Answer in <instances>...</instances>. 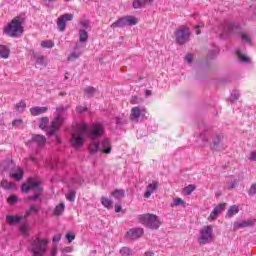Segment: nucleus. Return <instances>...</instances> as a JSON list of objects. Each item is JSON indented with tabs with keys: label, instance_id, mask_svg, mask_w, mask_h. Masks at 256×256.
<instances>
[{
	"label": "nucleus",
	"instance_id": "obj_41",
	"mask_svg": "<svg viewBox=\"0 0 256 256\" xmlns=\"http://www.w3.org/2000/svg\"><path fill=\"white\" fill-rule=\"evenodd\" d=\"M179 205H185V201L181 198L174 199V202L170 205L171 207H179Z\"/></svg>",
	"mask_w": 256,
	"mask_h": 256
},
{
	"label": "nucleus",
	"instance_id": "obj_28",
	"mask_svg": "<svg viewBox=\"0 0 256 256\" xmlns=\"http://www.w3.org/2000/svg\"><path fill=\"white\" fill-rule=\"evenodd\" d=\"M119 253L122 256H133V250L129 247H122Z\"/></svg>",
	"mask_w": 256,
	"mask_h": 256
},
{
	"label": "nucleus",
	"instance_id": "obj_44",
	"mask_svg": "<svg viewBox=\"0 0 256 256\" xmlns=\"http://www.w3.org/2000/svg\"><path fill=\"white\" fill-rule=\"evenodd\" d=\"M19 201V198L17 197V195H11L8 198V203H10V205H15V203H17Z\"/></svg>",
	"mask_w": 256,
	"mask_h": 256
},
{
	"label": "nucleus",
	"instance_id": "obj_46",
	"mask_svg": "<svg viewBox=\"0 0 256 256\" xmlns=\"http://www.w3.org/2000/svg\"><path fill=\"white\" fill-rule=\"evenodd\" d=\"M66 239L68 240V243H72L75 239V233L73 232H68L66 234Z\"/></svg>",
	"mask_w": 256,
	"mask_h": 256
},
{
	"label": "nucleus",
	"instance_id": "obj_56",
	"mask_svg": "<svg viewBox=\"0 0 256 256\" xmlns=\"http://www.w3.org/2000/svg\"><path fill=\"white\" fill-rule=\"evenodd\" d=\"M186 61L188 63H193V58L191 57V54L186 55Z\"/></svg>",
	"mask_w": 256,
	"mask_h": 256
},
{
	"label": "nucleus",
	"instance_id": "obj_51",
	"mask_svg": "<svg viewBox=\"0 0 256 256\" xmlns=\"http://www.w3.org/2000/svg\"><path fill=\"white\" fill-rule=\"evenodd\" d=\"M53 243H59L61 241V234H57L52 239Z\"/></svg>",
	"mask_w": 256,
	"mask_h": 256
},
{
	"label": "nucleus",
	"instance_id": "obj_10",
	"mask_svg": "<svg viewBox=\"0 0 256 256\" xmlns=\"http://www.w3.org/2000/svg\"><path fill=\"white\" fill-rule=\"evenodd\" d=\"M215 239L213 234V226L207 225L200 229L198 243L200 245H207V243H211Z\"/></svg>",
	"mask_w": 256,
	"mask_h": 256
},
{
	"label": "nucleus",
	"instance_id": "obj_48",
	"mask_svg": "<svg viewBox=\"0 0 256 256\" xmlns=\"http://www.w3.org/2000/svg\"><path fill=\"white\" fill-rule=\"evenodd\" d=\"M248 160L249 161H256V150L249 154Z\"/></svg>",
	"mask_w": 256,
	"mask_h": 256
},
{
	"label": "nucleus",
	"instance_id": "obj_35",
	"mask_svg": "<svg viewBox=\"0 0 256 256\" xmlns=\"http://www.w3.org/2000/svg\"><path fill=\"white\" fill-rule=\"evenodd\" d=\"M95 88L93 86H88L84 89V92L86 93L88 98L93 97L95 95Z\"/></svg>",
	"mask_w": 256,
	"mask_h": 256
},
{
	"label": "nucleus",
	"instance_id": "obj_53",
	"mask_svg": "<svg viewBox=\"0 0 256 256\" xmlns=\"http://www.w3.org/2000/svg\"><path fill=\"white\" fill-rule=\"evenodd\" d=\"M29 159L32 163H39V158L35 157L34 155H30Z\"/></svg>",
	"mask_w": 256,
	"mask_h": 256
},
{
	"label": "nucleus",
	"instance_id": "obj_62",
	"mask_svg": "<svg viewBox=\"0 0 256 256\" xmlns=\"http://www.w3.org/2000/svg\"><path fill=\"white\" fill-rule=\"evenodd\" d=\"M145 256H154V254L152 252H146Z\"/></svg>",
	"mask_w": 256,
	"mask_h": 256
},
{
	"label": "nucleus",
	"instance_id": "obj_20",
	"mask_svg": "<svg viewBox=\"0 0 256 256\" xmlns=\"http://www.w3.org/2000/svg\"><path fill=\"white\" fill-rule=\"evenodd\" d=\"M78 37H79V41L81 43H87V41H89V33L87 32V30L80 28L78 31Z\"/></svg>",
	"mask_w": 256,
	"mask_h": 256
},
{
	"label": "nucleus",
	"instance_id": "obj_31",
	"mask_svg": "<svg viewBox=\"0 0 256 256\" xmlns=\"http://www.w3.org/2000/svg\"><path fill=\"white\" fill-rule=\"evenodd\" d=\"M64 211H65V204L64 203H60L54 209L55 215H63Z\"/></svg>",
	"mask_w": 256,
	"mask_h": 256
},
{
	"label": "nucleus",
	"instance_id": "obj_25",
	"mask_svg": "<svg viewBox=\"0 0 256 256\" xmlns=\"http://www.w3.org/2000/svg\"><path fill=\"white\" fill-rule=\"evenodd\" d=\"M10 50L5 45H0V57L1 59H9Z\"/></svg>",
	"mask_w": 256,
	"mask_h": 256
},
{
	"label": "nucleus",
	"instance_id": "obj_60",
	"mask_svg": "<svg viewBox=\"0 0 256 256\" xmlns=\"http://www.w3.org/2000/svg\"><path fill=\"white\" fill-rule=\"evenodd\" d=\"M145 95H146V97H151V95H152L151 90H146Z\"/></svg>",
	"mask_w": 256,
	"mask_h": 256
},
{
	"label": "nucleus",
	"instance_id": "obj_61",
	"mask_svg": "<svg viewBox=\"0 0 256 256\" xmlns=\"http://www.w3.org/2000/svg\"><path fill=\"white\" fill-rule=\"evenodd\" d=\"M30 213H29V210H27L26 211V213H25V215L24 216H22L23 217V219H27V217H30Z\"/></svg>",
	"mask_w": 256,
	"mask_h": 256
},
{
	"label": "nucleus",
	"instance_id": "obj_26",
	"mask_svg": "<svg viewBox=\"0 0 256 256\" xmlns=\"http://www.w3.org/2000/svg\"><path fill=\"white\" fill-rule=\"evenodd\" d=\"M1 187L3 189H9V190H12V191L17 189V186H15V183L9 182L7 180H2Z\"/></svg>",
	"mask_w": 256,
	"mask_h": 256
},
{
	"label": "nucleus",
	"instance_id": "obj_4",
	"mask_svg": "<svg viewBox=\"0 0 256 256\" xmlns=\"http://www.w3.org/2000/svg\"><path fill=\"white\" fill-rule=\"evenodd\" d=\"M23 18L16 16L6 27H4V33L8 37H21L23 35Z\"/></svg>",
	"mask_w": 256,
	"mask_h": 256
},
{
	"label": "nucleus",
	"instance_id": "obj_14",
	"mask_svg": "<svg viewBox=\"0 0 256 256\" xmlns=\"http://www.w3.org/2000/svg\"><path fill=\"white\" fill-rule=\"evenodd\" d=\"M145 108L133 107L131 109L130 119L131 121H135V123H139V119L145 118Z\"/></svg>",
	"mask_w": 256,
	"mask_h": 256
},
{
	"label": "nucleus",
	"instance_id": "obj_55",
	"mask_svg": "<svg viewBox=\"0 0 256 256\" xmlns=\"http://www.w3.org/2000/svg\"><path fill=\"white\" fill-rule=\"evenodd\" d=\"M81 181H82V180H81V178H79V177L73 179V183H76V185H81Z\"/></svg>",
	"mask_w": 256,
	"mask_h": 256
},
{
	"label": "nucleus",
	"instance_id": "obj_16",
	"mask_svg": "<svg viewBox=\"0 0 256 256\" xmlns=\"http://www.w3.org/2000/svg\"><path fill=\"white\" fill-rule=\"evenodd\" d=\"M223 211H225V203L218 204L210 213V216L208 217V221H215L218 215H220V213H223Z\"/></svg>",
	"mask_w": 256,
	"mask_h": 256
},
{
	"label": "nucleus",
	"instance_id": "obj_27",
	"mask_svg": "<svg viewBox=\"0 0 256 256\" xmlns=\"http://www.w3.org/2000/svg\"><path fill=\"white\" fill-rule=\"evenodd\" d=\"M236 55L240 63H251V58L247 56H243V54L241 53V50H236Z\"/></svg>",
	"mask_w": 256,
	"mask_h": 256
},
{
	"label": "nucleus",
	"instance_id": "obj_21",
	"mask_svg": "<svg viewBox=\"0 0 256 256\" xmlns=\"http://www.w3.org/2000/svg\"><path fill=\"white\" fill-rule=\"evenodd\" d=\"M23 219V216H18V215H8L6 216V221L10 225H15V223H20Z\"/></svg>",
	"mask_w": 256,
	"mask_h": 256
},
{
	"label": "nucleus",
	"instance_id": "obj_1",
	"mask_svg": "<svg viewBox=\"0 0 256 256\" xmlns=\"http://www.w3.org/2000/svg\"><path fill=\"white\" fill-rule=\"evenodd\" d=\"M85 135L88 139H91V143L88 146L90 153H97V151H101L107 155L111 153V141L109 139H104L102 144L97 141V139H101L105 135V128L101 124H92L90 127L85 123L78 125L76 132L72 134L71 138L72 146L75 149L83 147L85 144Z\"/></svg>",
	"mask_w": 256,
	"mask_h": 256
},
{
	"label": "nucleus",
	"instance_id": "obj_8",
	"mask_svg": "<svg viewBox=\"0 0 256 256\" xmlns=\"http://www.w3.org/2000/svg\"><path fill=\"white\" fill-rule=\"evenodd\" d=\"M191 29L185 25H181L174 32L175 42L177 45H185L191 40Z\"/></svg>",
	"mask_w": 256,
	"mask_h": 256
},
{
	"label": "nucleus",
	"instance_id": "obj_2",
	"mask_svg": "<svg viewBox=\"0 0 256 256\" xmlns=\"http://www.w3.org/2000/svg\"><path fill=\"white\" fill-rule=\"evenodd\" d=\"M198 128L200 131L199 138L203 145L209 143V139H212V149H214V151H222V149H224L221 146V141L223 139V134L221 132H217L215 129L205 125V123L199 124Z\"/></svg>",
	"mask_w": 256,
	"mask_h": 256
},
{
	"label": "nucleus",
	"instance_id": "obj_37",
	"mask_svg": "<svg viewBox=\"0 0 256 256\" xmlns=\"http://www.w3.org/2000/svg\"><path fill=\"white\" fill-rule=\"evenodd\" d=\"M195 189H197V188L195 187V185L190 184V185L184 187L183 191H184V193H185L186 195H191V193H193V191H195Z\"/></svg>",
	"mask_w": 256,
	"mask_h": 256
},
{
	"label": "nucleus",
	"instance_id": "obj_63",
	"mask_svg": "<svg viewBox=\"0 0 256 256\" xmlns=\"http://www.w3.org/2000/svg\"><path fill=\"white\" fill-rule=\"evenodd\" d=\"M46 1L47 3H53L54 1H57V0H44Z\"/></svg>",
	"mask_w": 256,
	"mask_h": 256
},
{
	"label": "nucleus",
	"instance_id": "obj_32",
	"mask_svg": "<svg viewBox=\"0 0 256 256\" xmlns=\"http://www.w3.org/2000/svg\"><path fill=\"white\" fill-rule=\"evenodd\" d=\"M41 47L44 49H53V47H55V43H53L51 40L42 41Z\"/></svg>",
	"mask_w": 256,
	"mask_h": 256
},
{
	"label": "nucleus",
	"instance_id": "obj_13",
	"mask_svg": "<svg viewBox=\"0 0 256 256\" xmlns=\"http://www.w3.org/2000/svg\"><path fill=\"white\" fill-rule=\"evenodd\" d=\"M73 14H63L57 20V27L61 33L67 29V21H73Z\"/></svg>",
	"mask_w": 256,
	"mask_h": 256
},
{
	"label": "nucleus",
	"instance_id": "obj_42",
	"mask_svg": "<svg viewBox=\"0 0 256 256\" xmlns=\"http://www.w3.org/2000/svg\"><path fill=\"white\" fill-rule=\"evenodd\" d=\"M27 107V105L25 104V102H20L16 104V109L17 111H19V113H23V111H25V108Z\"/></svg>",
	"mask_w": 256,
	"mask_h": 256
},
{
	"label": "nucleus",
	"instance_id": "obj_7",
	"mask_svg": "<svg viewBox=\"0 0 256 256\" xmlns=\"http://www.w3.org/2000/svg\"><path fill=\"white\" fill-rule=\"evenodd\" d=\"M138 221L148 229H158L161 227V220L155 214H142L138 216Z\"/></svg>",
	"mask_w": 256,
	"mask_h": 256
},
{
	"label": "nucleus",
	"instance_id": "obj_43",
	"mask_svg": "<svg viewBox=\"0 0 256 256\" xmlns=\"http://www.w3.org/2000/svg\"><path fill=\"white\" fill-rule=\"evenodd\" d=\"M28 212L30 215H33V213L37 215V213H39V207H37L36 205H31Z\"/></svg>",
	"mask_w": 256,
	"mask_h": 256
},
{
	"label": "nucleus",
	"instance_id": "obj_6",
	"mask_svg": "<svg viewBox=\"0 0 256 256\" xmlns=\"http://www.w3.org/2000/svg\"><path fill=\"white\" fill-rule=\"evenodd\" d=\"M47 239H41L39 236L29 240L28 250L32 256H44L47 253Z\"/></svg>",
	"mask_w": 256,
	"mask_h": 256
},
{
	"label": "nucleus",
	"instance_id": "obj_49",
	"mask_svg": "<svg viewBox=\"0 0 256 256\" xmlns=\"http://www.w3.org/2000/svg\"><path fill=\"white\" fill-rule=\"evenodd\" d=\"M249 195H256V184H253V185L250 187Z\"/></svg>",
	"mask_w": 256,
	"mask_h": 256
},
{
	"label": "nucleus",
	"instance_id": "obj_39",
	"mask_svg": "<svg viewBox=\"0 0 256 256\" xmlns=\"http://www.w3.org/2000/svg\"><path fill=\"white\" fill-rule=\"evenodd\" d=\"M81 29H85V31L91 29V22L89 20L80 21Z\"/></svg>",
	"mask_w": 256,
	"mask_h": 256
},
{
	"label": "nucleus",
	"instance_id": "obj_38",
	"mask_svg": "<svg viewBox=\"0 0 256 256\" xmlns=\"http://www.w3.org/2000/svg\"><path fill=\"white\" fill-rule=\"evenodd\" d=\"M240 37H241V40L243 41V43H247L248 45H252L251 36H249L246 33H241Z\"/></svg>",
	"mask_w": 256,
	"mask_h": 256
},
{
	"label": "nucleus",
	"instance_id": "obj_36",
	"mask_svg": "<svg viewBox=\"0 0 256 256\" xmlns=\"http://www.w3.org/2000/svg\"><path fill=\"white\" fill-rule=\"evenodd\" d=\"M101 203L103 207H106V209H109L111 205H113V201H111L109 198L102 197Z\"/></svg>",
	"mask_w": 256,
	"mask_h": 256
},
{
	"label": "nucleus",
	"instance_id": "obj_19",
	"mask_svg": "<svg viewBox=\"0 0 256 256\" xmlns=\"http://www.w3.org/2000/svg\"><path fill=\"white\" fill-rule=\"evenodd\" d=\"M47 111H49V108L47 106H35V107H32L30 109V113L31 115H33L34 117H37L39 115H43V113H47Z\"/></svg>",
	"mask_w": 256,
	"mask_h": 256
},
{
	"label": "nucleus",
	"instance_id": "obj_64",
	"mask_svg": "<svg viewBox=\"0 0 256 256\" xmlns=\"http://www.w3.org/2000/svg\"><path fill=\"white\" fill-rule=\"evenodd\" d=\"M56 139H57L58 143H61V138L56 137Z\"/></svg>",
	"mask_w": 256,
	"mask_h": 256
},
{
	"label": "nucleus",
	"instance_id": "obj_3",
	"mask_svg": "<svg viewBox=\"0 0 256 256\" xmlns=\"http://www.w3.org/2000/svg\"><path fill=\"white\" fill-rule=\"evenodd\" d=\"M65 122V107L56 108V114L49 125V118L43 117L40 121V129H43L48 133V135H55L59 129H61V125Z\"/></svg>",
	"mask_w": 256,
	"mask_h": 256
},
{
	"label": "nucleus",
	"instance_id": "obj_52",
	"mask_svg": "<svg viewBox=\"0 0 256 256\" xmlns=\"http://www.w3.org/2000/svg\"><path fill=\"white\" fill-rule=\"evenodd\" d=\"M37 65H45V59L43 58V56L39 57L36 61Z\"/></svg>",
	"mask_w": 256,
	"mask_h": 256
},
{
	"label": "nucleus",
	"instance_id": "obj_45",
	"mask_svg": "<svg viewBox=\"0 0 256 256\" xmlns=\"http://www.w3.org/2000/svg\"><path fill=\"white\" fill-rule=\"evenodd\" d=\"M217 53H219L218 48H214L213 50L209 51V53H208L209 59H214L215 56L217 55Z\"/></svg>",
	"mask_w": 256,
	"mask_h": 256
},
{
	"label": "nucleus",
	"instance_id": "obj_17",
	"mask_svg": "<svg viewBox=\"0 0 256 256\" xmlns=\"http://www.w3.org/2000/svg\"><path fill=\"white\" fill-rule=\"evenodd\" d=\"M158 188H159V182L152 181V183L148 184L146 188V192L144 193V197L146 199H149V197H151V195H153V193L156 192Z\"/></svg>",
	"mask_w": 256,
	"mask_h": 256
},
{
	"label": "nucleus",
	"instance_id": "obj_22",
	"mask_svg": "<svg viewBox=\"0 0 256 256\" xmlns=\"http://www.w3.org/2000/svg\"><path fill=\"white\" fill-rule=\"evenodd\" d=\"M153 0H134L132 7L134 9H141V7H145V5H149Z\"/></svg>",
	"mask_w": 256,
	"mask_h": 256
},
{
	"label": "nucleus",
	"instance_id": "obj_59",
	"mask_svg": "<svg viewBox=\"0 0 256 256\" xmlns=\"http://www.w3.org/2000/svg\"><path fill=\"white\" fill-rule=\"evenodd\" d=\"M199 27L201 26H196L195 29H196V35H201V29H199Z\"/></svg>",
	"mask_w": 256,
	"mask_h": 256
},
{
	"label": "nucleus",
	"instance_id": "obj_12",
	"mask_svg": "<svg viewBox=\"0 0 256 256\" xmlns=\"http://www.w3.org/2000/svg\"><path fill=\"white\" fill-rule=\"evenodd\" d=\"M255 223H256L255 218L236 221L233 223V231H239V229H245L247 227H255Z\"/></svg>",
	"mask_w": 256,
	"mask_h": 256
},
{
	"label": "nucleus",
	"instance_id": "obj_50",
	"mask_svg": "<svg viewBox=\"0 0 256 256\" xmlns=\"http://www.w3.org/2000/svg\"><path fill=\"white\" fill-rule=\"evenodd\" d=\"M21 123H23V120L21 119H16L12 122L13 127H19V125H21Z\"/></svg>",
	"mask_w": 256,
	"mask_h": 256
},
{
	"label": "nucleus",
	"instance_id": "obj_57",
	"mask_svg": "<svg viewBox=\"0 0 256 256\" xmlns=\"http://www.w3.org/2000/svg\"><path fill=\"white\" fill-rule=\"evenodd\" d=\"M115 123H116V125H121V123H123V122L121 121L120 117H116L115 118Z\"/></svg>",
	"mask_w": 256,
	"mask_h": 256
},
{
	"label": "nucleus",
	"instance_id": "obj_33",
	"mask_svg": "<svg viewBox=\"0 0 256 256\" xmlns=\"http://www.w3.org/2000/svg\"><path fill=\"white\" fill-rule=\"evenodd\" d=\"M76 194L77 192H75V190H69L68 193L66 194L67 201H70V203H73L75 201Z\"/></svg>",
	"mask_w": 256,
	"mask_h": 256
},
{
	"label": "nucleus",
	"instance_id": "obj_24",
	"mask_svg": "<svg viewBox=\"0 0 256 256\" xmlns=\"http://www.w3.org/2000/svg\"><path fill=\"white\" fill-rule=\"evenodd\" d=\"M237 213H239V206L232 205L229 207L226 217H228V219H231V217H233L234 215H237Z\"/></svg>",
	"mask_w": 256,
	"mask_h": 256
},
{
	"label": "nucleus",
	"instance_id": "obj_18",
	"mask_svg": "<svg viewBox=\"0 0 256 256\" xmlns=\"http://www.w3.org/2000/svg\"><path fill=\"white\" fill-rule=\"evenodd\" d=\"M31 143H35L38 147H45L47 138L43 135L36 134L32 137Z\"/></svg>",
	"mask_w": 256,
	"mask_h": 256
},
{
	"label": "nucleus",
	"instance_id": "obj_23",
	"mask_svg": "<svg viewBox=\"0 0 256 256\" xmlns=\"http://www.w3.org/2000/svg\"><path fill=\"white\" fill-rule=\"evenodd\" d=\"M10 177L15 181H21L23 179V169L17 168L15 172L10 173Z\"/></svg>",
	"mask_w": 256,
	"mask_h": 256
},
{
	"label": "nucleus",
	"instance_id": "obj_30",
	"mask_svg": "<svg viewBox=\"0 0 256 256\" xmlns=\"http://www.w3.org/2000/svg\"><path fill=\"white\" fill-rule=\"evenodd\" d=\"M112 195L115 199H123L125 197V190L116 189L112 192Z\"/></svg>",
	"mask_w": 256,
	"mask_h": 256
},
{
	"label": "nucleus",
	"instance_id": "obj_15",
	"mask_svg": "<svg viewBox=\"0 0 256 256\" xmlns=\"http://www.w3.org/2000/svg\"><path fill=\"white\" fill-rule=\"evenodd\" d=\"M144 230L143 228H131L127 231L126 237L127 239H131L132 241H135V239H139L140 237H143Z\"/></svg>",
	"mask_w": 256,
	"mask_h": 256
},
{
	"label": "nucleus",
	"instance_id": "obj_29",
	"mask_svg": "<svg viewBox=\"0 0 256 256\" xmlns=\"http://www.w3.org/2000/svg\"><path fill=\"white\" fill-rule=\"evenodd\" d=\"M19 231L20 233H22V235H25V237L29 236V224L27 223L21 224Z\"/></svg>",
	"mask_w": 256,
	"mask_h": 256
},
{
	"label": "nucleus",
	"instance_id": "obj_40",
	"mask_svg": "<svg viewBox=\"0 0 256 256\" xmlns=\"http://www.w3.org/2000/svg\"><path fill=\"white\" fill-rule=\"evenodd\" d=\"M81 57V53L79 52H71L68 56V61H76V59H79Z\"/></svg>",
	"mask_w": 256,
	"mask_h": 256
},
{
	"label": "nucleus",
	"instance_id": "obj_54",
	"mask_svg": "<svg viewBox=\"0 0 256 256\" xmlns=\"http://www.w3.org/2000/svg\"><path fill=\"white\" fill-rule=\"evenodd\" d=\"M71 251H73V248L72 247H65L64 249H63V252L64 253H71Z\"/></svg>",
	"mask_w": 256,
	"mask_h": 256
},
{
	"label": "nucleus",
	"instance_id": "obj_11",
	"mask_svg": "<svg viewBox=\"0 0 256 256\" xmlns=\"http://www.w3.org/2000/svg\"><path fill=\"white\" fill-rule=\"evenodd\" d=\"M127 25H130V26L137 25V18L133 16L122 17L116 20L114 23H112L111 28L116 29V27H119L122 29L123 27H127Z\"/></svg>",
	"mask_w": 256,
	"mask_h": 256
},
{
	"label": "nucleus",
	"instance_id": "obj_5",
	"mask_svg": "<svg viewBox=\"0 0 256 256\" xmlns=\"http://www.w3.org/2000/svg\"><path fill=\"white\" fill-rule=\"evenodd\" d=\"M21 190L23 193H29L30 191H34V195L28 196V201H37V199L41 197L43 187L35 179L29 178L27 183L22 184Z\"/></svg>",
	"mask_w": 256,
	"mask_h": 256
},
{
	"label": "nucleus",
	"instance_id": "obj_9",
	"mask_svg": "<svg viewBox=\"0 0 256 256\" xmlns=\"http://www.w3.org/2000/svg\"><path fill=\"white\" fill-rule=\"evenodd\" d=\"M222 31L221 37L226 35L227 37H231V35H236L237 33H241V25L237 22H229L224 21L220 26Z\"/></svg>",
	"mask_w": 256,
	"mask_h": 256
},
{
	"label": "nucleus",
	"instance_id": "obj_47",
	"mask_svg": "<svg viewBox=\"0 0 256 256\" xmlns=\"http://www.w3.org/2000/svg\"><path fill=\"white\" fill-rule=\"evenodd\" d=\"M76 111H77V113H79L81 115V114L85 113V111H87V107H85V106H78L76 108Z\"/></svg>",
	"mask_w": 256,
	"mask_h": 256
},
{
	"label": "nucleus",
	"instance_id": "obj_34",
	"mask_svg": "<svg viewBox=\"0 0 256 256\" xmlns=\"http://www.w3.org/2000/svg\"><path fill=\"white\" fill-rule=\"evenodd\" d=\"M240 96L241 94L239 93V90L232 91L230 96V103H235V101H237Z\"/></svg>",
	"mask_w": 256,
	"mask_h": 256
},
{
	"label": "nucleus",
	"instance_id": "obj_58",
	"mask_svg": "<svg viewBox=\"0 0 256 256\" xmlns=\"http://www.w3.org/2000/svg\"><path fill=\"white\" fill-rule=\"evenodd\" d=\"M121 209H122L121 206H119V205H116V206H115V211H116V213H121Z\"/></svg>",
	"mask_w": 256,
	"mask_h": 256
}]
</instances>
